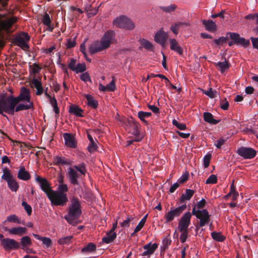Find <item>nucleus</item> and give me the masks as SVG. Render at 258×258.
<instances>
[{"mask_svg": "<svg viewBox=\"0 0 258 258\" xmlns=\"http://www.w3.org/2000/svg\"><path fill=\"white\" fill-rule=\"evenodd\" d=\"M17 21V18L12 15L0 14V48L5 45L7 35L14 31L13 25Z\"/></svg>", "mask_w": 258, "mask_h": 258, "instance_id": "nucleus-1", "label": "nucleus"}, {"mask_svg": "<svg viewBox=\"0 0 258 258\" xmlns=\"http://www.w3.org/2000/svg\"><path fill=\"white\" fill-rule=\"evenodd\" d=\"M82 207L79 199L73 196L71 200V205L69 207V212L64 218L70 224L74 225L75 221L79 218L82 214Z\"/></svg>", "mask_w": 258, "mask_h": 258, "instance_id": "nucleus-2", "label": "nucleus"}, {"mask_svg": "<svg viewBox=\"0 0 258 258\" xmlns=\"http://www.w3.org/2000/svg\"><path fill=\"white\" fill-rule=\"evenodd\" d=\"M85 176L86 172V164L82 163L79 165H75L68 169L67 176L70 183L73 185H79V173Z\"/></svg>", "mask_w": 258, "mask_h": 258, "instance_id": "nucleus-3", "label": "nucleus"}, {"mask_svg": "<svg viewBox=\"0 0 258 258\" xmlns=\"http://www.w3.org/2000/svg\"><path fill=\"white\" fill-rule=\"evenodd\" d=\"M48 199L52 206H64L68 202V198L67 194L57 191H51V193L48 195Z\"/></svg>", "mask_w": 258, "mask_h": 258, "instance_id": "nucleus-4", "label": "nucleus"}, {"mask_svg": "<svg viewBox=\"0 0 258 258\" xmlns=\"http://www.w3.org/2000/svg\"><path fill=\"white\" fill-rule=\"evenodd\" d=\"M191 214L200 220L199 225L196 226V231L199 229L200 227H203L208 224L210 221L211 215L207 209L197 210L196 206H194Z\"/></svg>", "mask_w": 258, "mask_h": 258, "instance_id": "nucleus-5", "label": "nucleus"}, {"mask_svg": "<svg viewBox=\"0 0 258 258\" xmlns=\"http://www.w3.org/2000/svg\"><path fill=\"white\" fill-rule=\"evenodd\" d=\"M10 101H11V105L10 109H14L16 105L21 101H26L28 103H32L30 101L31 96L30 94V91L28 89L23 87L21 88L20 93L18 97H10Z\"/></svg>", "mask_w": 258, "mask_h": 258, "instance_id": "nucleus-6", "label": "nucleus"}, {"mask_svg": "<svg viewBox=\"0 0 258 258\" xmlns=\"http://www.w3.org/2000/svg\"><path fill=\"white\" fill-rule=\"evenodd\" d=\"M13 96H7L6 93L2 94L0 99V114H3V111L10 114H14V109H10L11 105V101L10 98Z\"/></svg>", "mask_w": 258, "mask_h": 258, "instance_id": "nucleus-7", "label": "nucleus"}, {"mask_svg": "<svg viewBox=\"0 0 258 258\" xmlns=\"http://www.w3.org/2000/svg\"><path fill=\"white\" fill-rule=\"evenodd\" d=\"M113 24L119 28L127 30H133L135 28V24L132 21L124 16L116 18L113 21Z\"/></svg>", "mask_w": 258, "mask_h": 258, "instance_id": "nucleus-8", "label": "nucleus"}, {"mask_svg": "<svg viewBox=\"0 0 258 258\" xmlns=\"http://www.w3.org/2000/svg\"><path fill=\"white\" fill-rule=\"evenodd\" d=\"M186 208V205L185 204L182 205L176 208H171L169 211L165 214V223H168L173 220L175 217L179 216Z\"/></svg>", "mask_w": 258, "mask_h": 258, "instance_id": "nucleus-9", "label": "nucleus"}, {"mask_svg": "<svg viewBox=\"0 0 258 258\" xmlns=\"http://www.w3.org/2000/svg\"><path fill=\"white\" fill-rule=\"evenodd\" d=\"M30 39V37L27 33L21 32L14 38L13 42L18 46L23 49H26L29 48L27 42L29 41Z\"/></svg>", "mask_w": 258, "mask_h": 258, "instance_id": "nucleus-10", "label": "nucleus"}, {"mask_svg": "<svg viewBox=\"0 0 258 258\" xmlns=\"http://www.w3.org/2000/svg\"><path fill=\"white\" fill-rule=\"evenodd\" d=\"M35 180L39 184L40 189L48 197V195H49L51 193V191L53 190L49 182L46 178L41 177L36 174L35 175Z\"/></svg>", "mask_w": 258, "mask_h": 258, "instance_id": "nucleus-11", "label": "nucleus"}, {"mask_svg": "<svg viewBox=\"0 0 258 258\" xmlns=\"http://www.w3.org/2000/svg\"><path fill=\"white\" fill-rule=\"evenodd\" d=\"M100 41L106 49L108 48L111 44L116 42L115 32L111 30H107L103 35Z\"/></svg>", "mask_w": 258, "mask_h": 258, "instance_id": "nucleus-12", "label": "nucleus"}, {"mask_svg": "<svg viewBox=\"0 0 258 258\" xmlns=\"http://www.w3.org/2000/svg\"><path fill=\"white\" fill-rule=\"evenodd\" d=\"M237 153L244 159H251L256 156V151L251 148L241 147L237 149Z\"/></svg>", "mask_w": 258, "mask_h": 258, "instance_id": "nucleus-13", "label": "nucleus"}, {"mask_svg": "<svg viewBox=\"0 0 258 258\" xmlns=\"http://www.w3.org/2000/svg\"><path fill=\"white\" fill-rule=\"evenodd\" d=\"M227 35H229V37L232 40H234V42L237 45H240L244 47H247L250 45V41L248 39L241 37L239 34L234 32H229Z\"/></svg>", "mask_w": 258, "mask_h": 258, "instance_id": "nucleus-14", "label": "nucleus"}, {"mask_svg": "<svg viewBox=\"0 0 258 258\" xmlns=\"http://www.w3.org/2000/svg\"><path fill=\"white\" fill-rule=\"evenodd\" d=\"M191 217V214L189 212L185 213L182 216L178 223V229L179 231L187 230L190 223Z\"/></svg>", "mask_w": 258, "mask_h": 258, "instance_id": "nucleus-15", "label": "nucleus"}, {"mask_svg": "<svg viewBox=\"0 0 258 258\" xmlns=\"http://www.w3.org/2000/svg\"><path fill=\"white\" fill-rule=\"evenodd\" d=\"M106 49H107L100 40L93 41L89 47V51L91 55L105 50Z\"/></svg>", "mask_w": 258, "mask_h": 258, "instance_id": "nucleus-16", "label": "nucleus"}, {"mask_svg": "<svg viewBox=\"0 0 258 258\" xmlns=\"http://www.w3.org/2000/svg\"><path fill=\"white\" fill-rule=\"evenodd\" d=\"M1 244L5 250L17 249L19 247V242L13 239H3L1 241Z\"/></svg>", "mask_w": 258, "mask_h": 258, "instance_id": "nucleus-17", "label": "nucleus"}, {"mask_svg": "<svg viewBox=\"0 0 258 258\" xmlns=\"http://www.w3.org/2000/svg\"><path fill=\"white\" fill-rule=\"evenodd\" d=\"M158 244L156 243L152 244L151 242H149L144 245L143 247L146 250L142 253L141 255L150 257L154 253L156 249L158 248Z\"/></svg>", "mask_w": 258, "mask_h": 258, "instance_id": "nucleus-18", "label": "nucleus"}, {"mask_svg": "<svg viewBox=\"0 0 258 258\" xmlns=\"http://www.w3.org/2000/svg\"><path fill=\"white\" fill-rule=\"evenodd\" d=\"M168 37L167 34L162 29L158 31L155 35V41L160 45L164 46Z\"/></svg>", "mask_w": 258, "mask_h": 258, "instance_id": "nucleus-19", "label": "nucleus"}, {"mask_svg": "<svg viewBox=\"0 0 258 258\" xmlns=\"http://www.w3.org/2000/svg\"><path fill=\"white\" fill-rule=\"evenodd\" d=\"M63 137L65 142V145L71 148L77 147V142L74 136L70 133H64Z\"/></svg>", "mask_w": 258, "mask_h": 258, "instance_id": "nucleus-20", "label": "nucleus"}, {"mask_svg": "<svg viewBox=\"0 0 258 258\" xmlns=\"http://www.w3.org/2000/svg\"><path fill=\"white\" fill-rule=\"evenodd\" d=\"M170 48L171 50L176 52L180 55L183 54V49L180 46L179 43L174 38L169 39Z\"/></svg>", "mask_w": 258, "mask_h": 258, "instance_id": "nucleus-21", "label": "nucleus"}, {"mask_svg": "<svg viewBox=\"0 0 258 258\" xmlns=\"http://www.w3.org/2000/svg\"><path fill=\"white\" fill-rule=\"evenodd\" d=\"M17 177L19 179L27 181L30 179L31 176L29 172L26 170L24 166H20L18 172Z\"/></svg>", "mask_w": 258, "mask_h": 258, "instance_id": "nucleus-22", "label": "nucleus"}, {"mask_svg": "<svg viewBox=\"0 0 258 258\" xmlns=\"http://www.w3.org/2000/svg\"><path fill=\"white\" fill-rule=\"evenodd\" d=\"M8 232L11 234L21 236L27 234V229L25 227H14L8 230Z\"/></svg>", "mask_w": 258, "mask_h": 258, "instance_id": "nucleus-23", "label": "nucleus"}, {"mask_svg": "<svg viewBox=\"0 0 258 258\" xmlns=\"http://www.w3.org/2000/svg\"><path fill=\"white\" fill-rule=\"evenodd\" d=\"M202 23L205 26L206 30L208 31L213 32L215 31L217 29V26L215 23L212 20H203L202 21Z\"/></svg>", "mask_w": 258, "mask_h": 258, "instance_id": "nucleus-24", "label": "nucleus"}, {"mask_svg": "<svg viewBox=\"0 0 258 258\" xmlns=\"http://www.w3.org/2000/svg\"><path fill=\"white\" fill-rule=\"evenodd\" d=\"M195 191L190 189H186L185 192L182 194L179 198V201L181 203L184 202L185 201L189 200L194 195Z\"/></svg>", "mask_w": 258, "mask_h": 258, "instance_id": "nucleus-25", "label": "nucleus"}, {"mask_svg": "<svg viewBox=\"0 0 258 258\" xmlns=\"http://www.w3.org/2000/svg\"><path fill=\"white\" fill-rule=\"evenodd\" d=\"M53 163L56 165H70V161L68 159L63 157L55 156L53 158Z\"/></svg>", "mask_w": 258, "mask_h": 258, "instance_id": "nucleus-26", "label": "nucleus"}, {"mask_svg": "<svg viewBox=\"0 0 258 258\" xmlns=\"http://www.w3.org/2000/svg\"><path fill=\"white\" fill-rule=\"evenodd\" d=\"M116 238V234L115 232H110L108 231L106 232V236L102 238V242L108 244L112 242Z\"/></svg>", "mask_w": 258, "mask_h": 258, "instance_id": "nucleus-27", "label": "nucleus"}, {"mask_svg": "<svg viewBox=\"0 0 258 258\" xmlns=\"http://www.w3.org/2000/svg\"><path fill=\"white\" fill-rule=\"evenodd\" d=\"M83 112V110L76 105H71L70 106L69 112L76 116L82 117L83 115L82 113Z\"/></svg>", "mask_w": 258, "mask_h": 258, "instance_id": "nucleus-28", "label": "nucleus"}, {"mask_svg": "<svg viewBox=\"0 0 258 258\" xmlns=\"http://www.w3.org/2000/svg\"><path fill=\"white\" fill-rule=\"evenodd\" d=\"M32 84L37 89L36 94L38 96L41 95L43 92L41 82L36 79H33L32 81Z\"/></svg>", "mask_w": 258, "mask_h": 258, "instance_id": "nucleus-29", "label": "nucleus"}, {"mask_svg": "<svg viewBox=\"0 0 258 258\" xmlns=\"http://www.w3.org/2000/svg\"><path fill=\"white\" fill-rule=\"evenodd\" d=\"M216 67L218 68L221 73H224L226 70H228L230 67V63L227 60L221 62L219 61L215 63Z\"/></svg>", "mask_w": 258, "mask_h": 258, "instance_id": "nucleus-30", "label": "nucleus"}, {"mask_svg": "<svg viewBox=\"0 0 258 258\" xmlns=\"http://www.w3.org/2000/svg\"><path fill=\"white\" fill-rule=\"evenodd\" d=\"M203 117L205 121L211 124H216L220 122V120L214 119L213 115L210 112H204Z\"/></svg>", "mask_w": 258, "mask_h": 258, "instance_id": "nucleus-31", "label": "nucleus"}, {"mask_svg": "<svg viewBox=\"0 0 258 258\" xmlns=\"http://www.w3.org/2000/svg\"><path fill=\"white\" fill-rule=\"evenodd\" d=\"M85 97L87 101V104L93 108H96L98 106V101L94 99L90 95L85 94Z\"/></svg>", "mask_w": 258, "mask_h": 258, "instance_id": "nucleus-32", "label": "nucleus"}, {"mask_svg": "<svg viewBox=\"0 0 258 258\" xmlns=\"http://www.w3.org/2000/svg\"><path fill=\"white\" fill-rule=\"evenodd\" d=\"M151 115L152 113L151 112H144L143 111H140L138 113V117L146 125L148 124V122L145 119L149 117Z\"/></svg>", "mask_w": 258, "mask_h": 258, "instance_id": "nucleus-33", "label": "nucleus"}, {"mask_svg": "<svg viewBox=\"0 0 258 258\" xmlns=\"http://www.w3.org/2000/svg\"><path fill=\"white\" fill-rule=\"evenodd\" d=\"M96 249V245L93 243L90 242L85 247L82 248L81 252L82 253H90L95 251Z\"/></svg>", "mask_w": 258, "mask_h": 258, "instance_id": "nucleus-34", "label": "nucleus"}, {"mask_svg": "<svg viewBox=\"0 0 258 258\" xmlns=\"http://www.w3.org/2000/svg\"><path fill=\"white\" fill-rule=\"evenodd\" d=\"M7 183L9 188L12 191H16L19 187V184L14 177L10 180L7 181Z\"/></svg>", "mask_w": 258, "mask_h": 258, "instance_id": "nucleus-35", "label": "nucleus"}, {"mask_svg": "<svg viewBox=\"0 0 258 258\" xmlns=\"http://www.w3.org/2000/svg\"><path fill=\"white\" fill-rule=\"evenodd\" d=\"M33 103H29L27 104H20L18 106L15 107L14 108V112H18L22 110H27L29 109H30L31 108H33Z\"/></svg>", "mask_w": 258, "mask_h": 258, "instance_id": "nucleus-36", "label": "nucleus"}, {"mask_svg": "<svg viewBox=\"0 0 258 258\" xmlns=\"http://www.w3.org/2000/svg\"><path fill=\"white\" fill-rule=\"evenodd\" d=\"M21 244L22 246V248L25 249V248L32 245V241L30 238L28 236H23L21 238Z\"/></svg>", "mask_w": 258, "mask_h": 258, "instance_id": "nucleus-37", "label": "nucleus"}, {"mask_svg": "<svg viewBox=\"0 0 258 258\" xmlns=\"http://www.w3.org/2000/svg\"><path fill=\"white\" fill-rule=\"evenodd\" d=\"M3 174L2 176V178L7 182L14 178L13 175L12 174L11 171L7 168L3 169Z\"/></svg>", "mask_w": 258, "mask_h": 258, "instance_id": "nucleus-38", "label": "nucleus"}, {"mask_svg": "<svg viewBox=\"0 0 258 258\" xmlns=\"http://www.w3.org/2000/svg\"><path fill=\"white\" fill-rule=\"evenodd\" d=\"M159 8L160 10L166 13H170L174 12L177 8V6L175 4H171L168 6H159Z\"/></svg>", "mask_w": 258, "mask_h": 258, "instance_id": "nucleus-39", "label": "nucleus"}, {"mask_svg": "<svg viewBox=\"0 0 258 258\" xmlns=\"http://www.w3.org/2000/svg\"><path fill=\"white\" fill-rule=\"evenodd\" d=\"M211 236L214 240L219 242H222L226 239V237L220 232L215 231L211 233Z\"/></svg>", "mask_w": 258, "mask_h": 258, "instance_id": "nucleus-40", "label": "nucleus"}, {"mask_svg": "<svg viewBox=\"0 0 258 258\" xmlns=\"http://www.w3.org/2000/svg\"><path fill=\"white\" fill-rule=\"evenodd\" d=\"M73 238V236L63 237L59 238L57 242L60 245L69 244L70 243H72Z\"/></svg>", "mask_w": 258, "mask_h": 258, "instance_id": "nucleus-41", "label": "nucleus"}, {"mask_svg": "<svg viewBox=\"0 0 258 258\" xmlns=\"http://www.w3.org/2000/svg\"><path fill=\"white\" fill-rule=\"evenodd\" d=\"M140 43L144 48L148 50H152L153 49L152 44L146 39L141 40Z\"/></svg>", "mask_w": 258, "mask_h": 258, "instance_id": "nucleus-42", "label": "nucleus"}, {"mask_svg": "<svg viewBox=\"0 0 258 258\" xmlns=\"http://www.w3.org/2000/svg\"><path fill=\"white\" fill-rule=\"evenodd\" d=\"M50 103L53 108V111L56 114H58L59 113V109L57 106V103L56 99L54 97L50 98L49 100Z\"/></svg>", "mask_w": 258, "mask_h": 258, "instance_id": "nucleus-43", "label": "nucleus"}, {"mask_svg": "<svg viewBox=\"0 0 258 258\" xmlns=\"http://www.w3.org/2000/svg\"><path fill=\"white\" fill-rule=\"evenodd\" d=\"M230 192L233 194V198L232 200L233 201H236L237 197L239 196L238 192L236 190L235 187L234 186V181L233 180L232 183L230 185Z\"/></svg>", "mask_w": 258, "mask_h": 258, "instance_id": "nucleus-44", "label": "nucleus"}, {"mask_svg": "<svg viewBox=\"0 0 258 258\" xmlns=\"http://www.w3.org/2000/svg\"><path fill=\"white\" fill-rule=\"evenodd\" d=\"M86 70V64L85 63H79L77 64L76 70L74 71L77 73H83L85 72Z\"/></svg>", "mask_w": 258, "mask_h": 258, "instance_id": "nucleus-45", "label": "nucleus"}, {"mask_svg": "<svg viewBox=\"0 0 258 258\" xmlns=\"http://www.w3.org/2000/svg\"><path fill=\"white\" fill-rule=\"evenodd\" d=\"M7 220L10 222L20 224L21 223L20 219L15 215H11L7 217Z\"/></svg>", "mask_w": 258, "mask_h": 258, "instance_id": "nucleus-46", "label": "nucleus"}, {"mask_svg": "<svg viewBox=\"0 0 258 258\" xmlns=\"http://www.w3.org/2000/svg\"><path fill=\"white\" fill-rule=\"evenodd\" d=\"M42 22L44 25H48L51 23L49 15L45 13L42 18Z\"/></svg>", "mask_w": 258, "mask_h": 258, "instance_id": "nucleus-47", "label": "nucleus"}, {"mask_svg": "<svg viewBox=\"0 0 258 258\" xmlns=\"http://www.w3.org/2000/svg\"><path fill=\"white\" fill-rule=\"evenodd\" d=\"M204 93L211 98H214L216 97L217 92L211 88L207 91H204Z\"/></svg>", "mask_w": 258, "mask_h": 258, "instance_id": "nucleus-48", "label": "nucleus"}, {"mask_svg": "<svg viewBox=\"0 0 258 258\" xmlns=\"http://www.w3.org/2000/svg\"><path fill=\"white\" fill-rule=\"evenodd\" d=\"M217 182V178L216 175L214 174L211 175L206 180V184H215Z\"/></svg>", "mask_w": 258, "mask_h": 258, "instance_id": "nucleus-49", "label": "nucleus"}, {"mask_svg": "<svg viewBox=\"0 0 258 258\" xmlns=\"http://www.w3.org/2000/svg\"><path fill=\"white\" fill-rule=\"evenodd\" d=\"M172 124L180 130H185L186 128V126L184 123H179L175 119L172 120Z\"/></svg>", "mask_w": 258, "mask_h": 258, "instance_id": "nucleus-50", "label": "nucleus"}, {"mask_svg": "<svg viewBox=\"0 0 258 258\" xmlns=\"http://www.w3.org/2000/svg\"><path fill=\"white\" fill-rule=\"evenodd\" d=\"M41 241H42V243L46 247H49L52 245V240L50 238L42 237Z\"/></svg>", "mask_w": 258, "mask_h": 258, "instance_id": "nucleus-51", "label": "nucleus"}, {"mask_svg": "<svg viewBox=\"0 0 258 258\" xmlns=\"http://www.w3.org/2000/svg\"><path fill=\"white\" fill-rule=\"evenodd\" d=\"M133 220V218L131 216H128L125 220L120 223L121 226L123 228L128 227L130 222Z\"/></svg>", "mask_w": 258, "mask_h": 258, "instance_id": "nucleus-52", "label": "nucleus"}, {"mask_svg": "<svg viewBox=\"0 0 258 258\" xmlns=\"http://www.w3.org/2000/svg\"><path fill=\"white\" fill-rule=\"evenodd\" d=\"M97 148L98 147L94 141H92V142H90V144L87 148L88 151L90 153H92L96 151Z\"/></svg>", "mask_w": 258, "mask_h": 258, "instance_id": "nucleus-53", "label": "nucleus"}, {"mask_svg": "<svg viewBox=\"0 0 258 258\" xmlns=\"http://www.w3.org/2000/svg\"><path fill=\"white\" fill-rule=\"evenodd\" d=\"M22 205L24 207L25 210L27 212L28 215H31L32 213V208L31 207L28 205L26 202L23 201L22 203Z\"/></svg>", "mask_w": 258, "mask_h": 258, "instance_id": "nucleus-54", "label": "nucleus"}, {"mask_svg": "<svg viewBox=\"0 0 258 258\" xmlns=\"http://www.w3.org/2000/svg\"><path fill=\"white\" fill-rule=\"evenodd\" d=\"M106 86V89H107V91H110V92L114 91L116 89L115 83L114 80V79L113 78V79L111 81V82L110 83H109L108 84H107Z\"/></svg>", "mask_w": 258, "mask_h": 258, "instance_id": "nucleus-55", "label": "nucleus"}, {"mask_svg": "<svg viewBox=\"0 0 258 258\" xmlns=\"http://www.w3.org/2000/svg\"><path fill=\"white\" fill-rule=\"evenodd\" d=\"M211 159V154H207L204 157V166L205 168L209 166L210 162Z\"/></svg>", "mask_w": 258, "mask_h": 258, "instance_id": "nucleus-56", "label": "nucleus"}, {"mask_svg": "<svg viewBox=\"0 0 258 258\" xmlns=\"http://www.w3.org/2000/svg\"><path fill=\"white\" fill-rule=\"evenodd\" d=\"M181 233L180 236V240L181 242L184 243L186 241L188 235L187 230H185L182 231H180Z\"/></svg>", "mask_w": 258, "mask_h": 258, "instance_id": "nucleus-57", "label": "nucleus"}, {"mask_svg": "<svg viewBox=\"0 0 258 258\" xmlns=\"http://www.w3.org/2000/svg\"><path fill=\"white\" fill-rule=\"evenodd\" d=\"M70 61L68 64V67L73 71L76 70V60L73 58H71L70 59Z\"/></svg>", "mask_w": 258, "mask_h": 258, "instance_id": "nucleus-58", "label": "nucleus"}, {"mask_svg": "<svg viewBox=\"0 0 258 258\" xmlns=\"http://www.w3.org/2000/svg\"><path fill=\"white\" fill-rule=\"evenodd\" d=\"M80 79L82 81L85 82L87 81L91 82L90 77L87 72L81 74L80 75Z\"/></svg>", "mask_w": 258, "mask_h": 258, "instance_id": "nucleus-59", "label": "nucleus"}, {"mask_svg": "<svg viewBox=\"0 0 258 258\" xmlns=\"http://www.w3.org/2000/svg\"><path fill=\"white\" fill-rule=\"evenodd\" d=\"M220 107L223 110H227L229 107V102L226 98L221 100Z\"/></svg>", "mask_w": 258, "mask_h": 258, "instance_id": "nucleus-60", "label": "nucleus"}, {"mask_svg": "<svg viewBox=\"0 0 258 258\" xmlns=\"http://www.w3.org/2000/svg\"><path fill=\"white\" fill-rule=\"evenodd\" d=\"M206 203V202L205 200L203 199L199 202H198L197 204L195 205L194 206H196V208L197 207L198 209V210L202 209L205 207Z\"/></svg>", "mask_w": 258, "mask_h": 258, "instance_id": "nucleus-61", "label": "nucleus"}, {"mask_svg": "<svg viewBox=\"0 0 258 258\" xmlns=\"http://www.w3.org/2000/svg\"><path fill=\"white\" fill-rule=\"evenodd\" d=\"M189 174L188 172L182 174V175L178 179V182L179 183H183L188 180Z\"/></svg>", "mask_w": 258, "mask_h": 258, "instance_id": "nucleus-62", "label": "nucleus"}, {"mask_svg": "<svg viewBox=\"0 0 258 258\" xmlns=\"http://www.w3.org/2000/svg\"><path fill=\"white\" fill-rule=\"evenodd\" d=\"M145 222L144 220H141V221L138 223V225L135 228V232H138L140 231L142 228L144 227L145 225Z\"/></svg>", "mask_w": 258, "mask_h": 258, "instance_id": "nucleus-63", "label": "nucleus"}, {"mask_svg": "<svg viewBox=\"0 0 258 258\" xmlns=\"http://www.w3.org/2000/svg\"><path fill=\"white\" fill-rule=\"evenodd\" d=\"M250 39L251 40L253 47L258 49V38L251 37Z\"/></svg>", "mask_w": 258, "mask_h": 258, "instance_id": "nucleus-64", "label": "nucleus"}]
</instances>
